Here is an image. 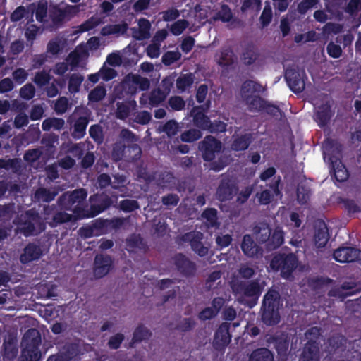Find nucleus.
Instances as JSON below:
<instances>
[{"instance_id":"1","label":"nucleus","mask_w":361,"mask_h":361,"mask_svg":"<svg viewBox=\"0 0 361 361\" xmlns=\"http://www.w3.org/2000/svg\"><path fill=\"white\" fill-rule=\"evenodd\" d=\"M42 335L39 330L31 328L23 335L20 343L21 361H40Z\"/></svg>"},{"instance_id":"2","label":"nucleus","mask_w":361,"mask_h":361,"mask_svg":"<svg viewBox=\"0 0 361 361\" xmlns=\"http://www.w3.org/2000/svg\"><path fill=\"white\" fill-rule=\"evenodd\" d=\"M282 305L279 293L269 289L264 295L262 304V320L267 326L278 324L281 320L279 308Z\"/></svg>"},{"instance_id":"3","label":"nucleus","mask_w":361,"mask_h":361,"mask_svg":"<svg viewBox=\"0 0 361 361\" xmlns=\"http://www.w3.org/2000/svg\"><path fill=\"white\" fill-rule=\"evenodd\" d=\"M298 258L292 252L288 254L279 253L275 255L270 262V267L276 271H280L281 276L288 279L298 267Z\"/></svg>"},{"instance_id":"4","label":"nucleus","mask_w":361,"mask_h":361,"mask_svg":"<svg viewBox=\"0 0 361 361\" xmlns=\"http://www.w3.org/2000/svg\"><path fill=\"white\" fill-rule=\"evenodd\" d=\"M232 289L235 294L252 298L256 303L264 286L260 283V280L257 279L248 281H238L232 286Z\"/></svg>"},{"instance_id":"5","label":"nucleus","mask_w":361,"mask_h":361,"mask_svg":"<svg viewBox=\"0 0 361 361\" xmlns=\"http://www.w3.org/2000/svg\"><path fill=\"white\" fill-rule=\"evenodd\" d=\"M78 11V6L67 5L61 8L59 5H54L49 8V18L54 26L59 27L63 25L66 20L73 17Z\"/></svg>"},{"instance_id":"6","label":"nucleus","mask_w":361,"mask_h":361,"mask_svg":"<svg viewBox=\"0 0 361 361\" xmlns=\"http://www.w3.org/2000/svg\"><path fill=\"white\" fill-rule=\"evenodd\" d=\"M285 79L290 90L295 94L303 92L307 77L304 70L288 68L285 71Z\"/></svg>"},{"instance_id":"7","label":"nucleus","mask_w":361,"mask_h":361,"mask_svg":"<svg viewBox=\"0 0 361 361\" xmlns=\"http://www.w3.org/2000/svg\"><path fill=\"white\" fill-rule=\"evenodd\" d=\"M91 205L90 209H86L87 218H92L109 208L113 204L111 198L104 194H94L90 197Z\"/></svg>"},{"instance_id":"8","label":"nucleus","mask_w":361,"mask_h":361,"mask_svg":"<svg viewBox=\"0 0 361 361\" xmlns=\"http://www.w3.org/2000/svg\"><path fill=\"white\" fill-rule=\"evenodd\" d=\"M334 141L332 140H328L326 142L325 150L324 151V159L329 156V161H330L334 169V178L338 182H344L348 180L349 177V173L345 166L339 161V164H337L338 161V158L333 156L330 153V148L332 147Z\"/></svg>"},{"instance_id":"9","label":"nucleus","mask_w":361,"mask_h":361,"mask_svg":"<svg viewBox=\"0 0 361 361\" xmlns=\"http://www.w3.org/2000/svg\"><path fill=\"white\" fill-rule=\"evenodd\" d=\"M221 149V142L212 135H207L199 143V149L202 152L203 159L206 161H213L216 153L220 152Z\"/></svg>"},{"instance_id":"10","label":"nucleus","mask_w":361,"mask_h":361,"mask_svg":"<svg viewBox=\"0 0 361 361\" xmlns=\"http://www.w3.org/2000/svg\"><path fill=\"white\" fill-rule=\"evenodd\" d=\"M177 271L184 277L190 278L195 275L197 264L183 253H177L172 257Z\"/></svg>"},{"instance_id":"11","label":"nucleus","mask_w":361,"mask_h":361,"mask_svg":"<svg viewBox=\"0 0 361 361\" xmlns=\"http://www.w3.org/2000/svg\"><path fill=\"white\" fill-rule=\"evenodd\" d=\"M238 188L235 182L228 176H223L216 189V198L221 202L233 199Z\"/></svg>"},{"instance_id":"12","label":"nucleus","mask_w":361,"mask_h":361,"mask_svg":"<svg viewBox=\"0 0 361 361\" xmlns=\"http://www.w3.org/2000/svg\"><path fill=\"white\" fill-rule=\"evenodd\" d=\"M203 234L200 232H188L180 236L183 243H189L191 249L200 257H204L208 254V247H205L202 239Z\"/></svg>"},{"instance_id":"13","label":"nucleus","mask_w":361,"mask_h":361,"mask_svg":"<svg viewBox=\"0 0 361 361\" xmlns=\"http://www.w3.org/2000/svg\"><path fill=\"white\" fill-rule=\"evenodd\" d=\"M231 324L228 322L221 323L216 330L213 339V347L216 350H224L231 341L230 334Z\"/></svg>"},{"instance_id":"14","label":"nucleus","mask_w":361,"mask_h":361,"mask_svg":"<svg viewBox=\"0 0 361 361\" xmlns=\"http://www.w3.org/2000/svg\"><path fill=\"white\" fill-rule=\"evenodd\" d=\"M57 204L61 210L70 211L76 219H85L86 209L80 205H75L71 197L69 192L63 193L57 200Z\"/></svg>"},{"instance_id":"15","label":"nucleus","mask_w":361,"mask_h":361,"mask_svg":"<svg viewBox=\"0 0 361 361\" xmlns=\"http://www.w3.org/2000/svg\"><path fill=\"white\" fill-rule=\"evenodd\" d=\"M114 262L108 255H97L94 258L93 272L97 279L106 276L113 269Z\"/></svg>"},{"instance_id":"16","label":"nucleus","mask_w":361,"mask_h":361,"mask_svg":"<svg viewBox=\"0 0 361 361\" xmlns=\"http://www.w3.org/2000/svg\"><path fill=\"white\" fill-rule=\"evenodd\" d=\"M336 261L341 263L361 260V250L351 247H341L335 250L333 254Z\"/></svg>"},{"instance_id":"17","label":"nucleus","mask_w":361,"mask_h":361,"mask_svg":"<svg viewBox=\"0 0 361 361\" xmlns=\"http://www.w3.org/2000/svg\"><path fill=\"white\" fill-rule=\"evenodd\" d=\"M43 255L42 247L35 243H28L23 248V252L19 257V260L23 264H27L33 261H37Z\"/></svg>"},{"instance_id":"18","label":"nucleus","mask_w":361,"mask_h":361,"mask_svg":"<svg viewBox=\"0 0 361 361\" xmlns=\"http://www.w3.org/2000/svg\"><path fill=\"white\" fill-rule=\"evenodd\" d=\"M240 247L243 254L247 257H258V256L262 253V248L257 244L250 234H245L243 236Z\"/></svg>"},{"instance_id":"19","label":"nucleus","mask_w":361,"mask_h":361,"mask_svg":"<svg viewBox=\"0 0 361 361\" xmlns=\"http://www.w3.org/2000/svg\"><path fill=\"white\" fill-rule=\"evenodd\" d=\"M299 361H319V347L317 341L310 339L305 343Z\"/></svg>"},{"instance_id":"20","label":"nucleus","mask_w":361,"mask_h":361,"mask_svg":"<svg viewBox=\"0 0 361 361\" xmlns=\"http://www.w3.org/2000/svg\"><path fill=\"white\" fill-rule=\"evenodd\" d=\"M334 115V111L329 103L319 106L315 113L314 120L320 128L326 127Z\"/></svg>"},{"instance_id":"21","label":"nucleus","mask_w":361,"mask_h":361,"mask_svg":"<svg viewBox=\"0 0 361 361\" xmlns=\"http://www.w3.org/2000/svg\"><path fill=\"white\" fill-rule=\"evenodd\" d=\"M18 352L16 338L11 336L6 338L1 351L3 361H13L16 357Z\"/></svg>"},{"instance_id":"22","label":"nucleus","mask_w":361,"mask_h":361,"mask_svg":"<svg viewBox=\"0 0 361 361\" xmlns=\"http://www.w3.org/2000/svg\"><path fill=\"white\" fill-rule=\"evenodd\" d=\"M77 354V346L73 344H68L58 353L50 355L47 361H71Z\"/></svg>"},{"instance_id":"23","label":"nucleus","mask_w":361,"mask_h":361,"mask_svg":"<svg viewBox=\"0 0 361 361\" xmlns=\"http://www.w3.org/2000/svg\"><path fill=\"white\" fill-rule=\"evenodd\" d=\"M194 125L201 130H206L209 123L210 118L205 114L202 106L194 107L190 112Z\"/></svg>"},{"instance_id":"24","label":"nucleus","mask_w":361,"mask_h":361,"mask_svg":"<svg viewBox=\"0 0 361 361\" xmlns=\"http://www.w3.org/2000/svg\"><path fill=\"white\" fill-rule=\"evenodd\" d=\"M260 56L258 49L252 44H248L243 49L241 60L246 66H251L258 60Z\"/></svg>"},{"instance_id":"25","label":"nucleus","mask_w":361,"mask_h":361,"mask_svg":"<svg viewBox=\"0 0 361 361\" xmlns=\"http://www.w3.org/2000/svg\"><path fill=\"white\" fill-rule=\"evenodd\" d=\"M217 63L219 66L228 68L235 62V54L230 47H224L221 49L219 53L216 54Z\"/></svg>"},{"instance_id":"26","label":"nucleus","mask_w":361,"mask_h":361,"mask_svg":"<svg viewBox=\"0 0 361 361\" xmlns=\"http://www.w3.org/2000/svg\"><path fill=\"white\" fill-rule=\"evenodd\" d=\"M152 334L144 324L138 325L133 331V338L129 343L130 348H133L135 343L148 340Z\"/></svg>"},{"instance_id":"27","label":"nucleus","mask_w":361,"mask_h":361,"mask_svg":"<svg viewBox=\"0 0 361 361\" xmlns=\"http://www.w3.org/2000/svg\"><path fill=\"white\" fill-rule=\"evenodd\" d=\"M329 240V229L326 224L322 222L315 231L314 243L317 247H324Z\"/></svg>"},{"instance_id":"28","label":"nucleus","mask_w":361,"mask_h":361,"mask_svg":"<svg viewBox=\"0 0 361 361\" xmlns=\"http://www.w3.org/2000/svg\"><path fill=\"white\" fill-rule=\"evenodd\" d=\"M76 219L75 215L68 214L63 210L54 213L51 221H47V224L51 228H56L62 224L71 222Z\"/></svg>"},{"instance_id":"29","label":"nucleus","mask_w":361,"mask_h":361,"mask_svg":"<svg viewBox=\"0 0 361 361\" xmlns=\"http://www.w3.org/2000/svg\"><path fill=\"white\" fill-rule=\"evenodd\" d=\"M274 348L279 355H286L289 347V338L287 334H281L273 337Z\"/></svg>"},{"instance_id":"30","label":"nucleus","mask_w":361,"mask_h":361,"mask_svg":"<svg viewBox=\"0 0 361 361\" xmlns=\"http://www.w3.org/2000/svg\"><path fill=\"white\" fill-rule=\"evenodd\" d=\"M248 361H274V354L267 348H259L250 353Z\"/></svg>"},{"instance_id":"31","label":"nucleus","mask_w":361,"mask_h":361,"mask_svg":"<svg viewBox=\"0 0 361 361\" xmlns=\"http://www.w3.org/2000/svg\"><path fill=\"white\" fill-rule=\"evenodd\" d=\"M284 243V233L280 228H276L270 235V238L266 243V247L269 250H274L279 248Z\"/></svg>"},{"instance_id":"32","label":"nucleus","mask_w":361,"mask_h":361,"mask_svg":"<svg viewBox=\"0 0 361 361\" xmlns=\"http://www.w3.org/2000/svg\"><path fill=\"white\" fill-rule=\"evenodd\" d=\"M89 123V120L85 116H80L75 122L72 137L74 139L79 140L82 138L86 134V128Z\"/></svg>"},{"instance_id":"33","label":"nucleus","mask_w":361,"mask_h":361,"mask_svg":"<svg viewBox=\"0 0 361 361\" xmlns=\"http://www.w3.org/2000/svg\"><path fill=\"white\" fill-rule=\"evenodd\" d=\"M202 218L206 220L207 228H219L220 223L218 221V212L215 208H207L201 215Z\"/></svg>"},{"instance_id":"34","label":"nucleus","mask_w":361,"mask_h":361,"mask_svg":"<svg viewBox=\"0 0 361 361\" xmlns=\"http://www.w3.org/2000/svg\"><path fill=\"white\" fill-rule=\"evenodd\" d=\"M57 194V192L54 190L51 191L49 189L40 187L35 190L33 198L36 202L49 203L54 200Z\"/></svg>"},{"instance_id":"35","label":"nucleus","mask_w":361,"mask_h":361,"mask_svg":"<svg viewBox=\"0 0 361 361\" xmlns=\"http://www.w3.org/2000/svg\"><path fill=\"white\" fill-rule=\"evenodd\" d=\"M252 135L245 133L235 137L231 145L234 151H244L248 148L252 142Z\"/></svg>"},{"instance_id":"36","label":"nucleus","mask_w":361,"mask_h":361,"mask_svg":"<svg viewBox=\"0 0 361 361\" xmlns=\"http://www.w3.org/2000/svg\"><path fill=\"white\" fill-rule=\"evenodd\" d=\"M142 154L140 147L137 144H131L125 147V159L126 162H135L140 159Z\"/></svg>"},{"instance_id":"37","label":"nucleus","mask_w":361,"mask_h":361,"mask_svg":"<svg viewBox=\"0 0 361 361\" xmlns=\"http://www.w3.org/2000/svg\"><path fill=\"white\" fill-rule=\"evenodd\" d=\"M127 250L128 252L135 250H144L146 244L143 238L139 234H132L126 239Z\"/></svg>"},{"instance_id":"38","label":"nucleus","mask_w":361,"mask_h":361,"mask_svg":"<svg viewBox=\"0 0 361 361\" xmlns=\"http://www.w3.org/2000/svg\"><path fill=\"white\" fill-rule=\"evenodd\" d=\"M257 240L259 243H267L270 238L271 229L268 224L260 223L255 227Z\"/></svg>"},{"instance_id":"39","label":"nucleus","mask_w":361,"mask_h":361,"mask_svg":"<svg viewBox=\"0 0 361 361\" xmlns=\"http://www.w3.org/2000/svg\"><path fill=\"white\" fill-rule=\"evenodd\" d=\"M128 30L126 23L107 25L102 27L101 34L104 36H108L115 34H125Z\"/></svg>"},{"instance_id":"40","label":"nucleus","mask_w":361,"mask_h":361,"mask_svg":"<svg viewBox=\"0 0 361 361\" xmlns=\"http://www.w3.org/2000/svg\"><path fill=\"white\" fill-rule=\"evenodd\" d=\"M26 215L34 221L35 226H36V235L45 231L49 217L45 216L44 220H42L37 212L31 211H27Z\"/></svg>"},{"instance_id":"41","label":"nucleus","mask_w":361,"mask_h":361,"mask_svg":"<svg viewBox=\"0 0 361 361\" xmlns=\"http://www.w3.org/2000/svg\"><path fill=\"white\" fill-rule=\"evenodd\" d=\"M194 82V76L192 73L182 74L176 80V87L180 92L185 91Z\"/></svg>"},{"instance_id":"42","label":"nucleus","mask_w":361,"mask_h":361,"mask_svg":"<svg viewBox=\"0 0 361 361\" xmlns=\"http://www.w3.org/2000/svg\"><path fill=\"white\" fill-rule=\"evenodd\" d=\"M311 190L306 183H300L297 188V199L300 204H305L310 200Z\"/></svg>"},{"instance_id":"43","label":"nucleus","mask_w":361,"mask_h":361,"mask_svg":"<svg viewBox=\"0 0 361 361\" xmlns=\"http://www.w3.org/2000/svg\"><path fill=\"white\" fill-rule=\"evenodd\" d=\"M84 77L78 73L72 74L68 80V89L71 94L77 93L80 91V88Z\"/></svg>"},{"instance_id":"44","label":"nucleus","mask_w":361,"mask_h":361,"mask_svg":"<svg viewBox=\"0 0 361 361\" xmlns=\"http://www.w3.org/2000/svg\"><path fill=\"white\" fill-rule=\"evenodd\" d=\"M125 147L126 145L122 141H118L114 143L111 152V159L116 162H118L125 159Z\"/></svg>"},{"instance_id":"45","label":"nucleus","mask_w":361,"mask_h":361,"mask_svg":"<svg viewBox=\"0 0 361 361\" xmlns=\"http://www.w3.org/2000/svg\"><path fill=\"white\" fill-rule=\"evenodd\" d=\"M266 101L267 100L259 95L250 96L247 98V103L250 109L257 111H262L263 110Z\"/></svg>"},{"instance_id":"46","label":"nucleus","mask_w":361,"mask_h":361,"mask_svg":"<svg viewBox=\"0 0 361 361\" xmlns=\"http://www.w3.org/2000/svg\"><path fill=\"white\" fill-rule=\"evenodd\" d=\"M242 90L244 92L252 93H261L265 90L260 83L250 80H246L243 83Z\"/></svg>"},{"instance_id":"47","label":"nucleus","mask_w":361,"mask_h":361,"mask_svg":"<svg viewBox=\"0 0 361 361\" xmlns=\"http://www.w3.org/2000/svg\"><path fill=\"white\" fill-rule=\"evenodd\" d=\"M168 95L159 87L153 90L149 97V104L157 106L164 102Z\"/></svg>"},{"instance_id":"48","label":"nucleus","mask_w":361,"mask_h":361,"mask_svg":"<svg viewBox=\"0 0 361 361\" xmlns=\"http://www.w3.org/2000/svg\"><path fill=\"white\" fill-rule=\"evenodd\" d=\"M69 194L73 200V202L75 205H80L83 207V202L86 200L87 196V192L85 189H75L71 192H69Z\"/></svg>"},{"instance_id":"49","label":"nucleus","mask_w":361,"mask_h":361,"mask_svg":"<svg viewBox=\"0 0 361 361\" xmlns=\"http://www.w3.org/2000/svg\"><path fill=\"white\" fill-rule=\"evenodd\" d=\"M20 230L25 237L36 235V226L30 217L21 224Z\"/></svg>"},{"instance_id":"50","label":"nucleus","mask_w":361,"mask_h":361,"mask_svg":"<svg viewBox=\"0 0 361 361\" xmlns=\"http://www.w3.org/2000/svg\"><path fill=\"white\" fill-rule=\"evenodd\" d=\"M106 94V90L104 86L98 85L90 91L88 94V99L92 102H98L102 100Z\"/></svg>"},{"instance_id":"51","label":"nucleus","mask_w":361,"mask_h":361,"mask_svg":"<svg viewBox=\"0 0 361 361\" xmlns=\"http://www.w3.org/2000/svg\"><path fill=\"white\" fill-rule=\"evenodd\" d=\"M201 137V131L199 129L192 128L183 132L180 135V140L184 142H192Z\"/></svg>"},{"instance_id":"52","label":"nucleus","mask_w":361,"mask_h":361,"mask_svg":"<svg viewBox=\"0 0 361 361\" xmlns=\"http://www.w3.org/2000/svg\"><path fill=\"white\" fill-rule=\"evenodd\" d=\"M47 16V1L40 0L37 6L35 11L36 20L39 23H44Z\"/></svg>"},{"instance_id":"53","label":"nucleus","mask_w":361,"mask_h":361,"mask_svg":"<svg viewBox=\"0 0 361 361\" xmlns=\"http://www.w3.org/2000/svg\"><path fill=\"white\" fill-rule=\"evenodd\" d=\"M131 82L134 85L138 86L140 90L141 91H146L150 87L149 80L138 74L131 75Z\"/></svg>"},{"instance_id":"54","label":"nucleus","mask_w":361,"mask_h":361,"mask_svg":"<svg viewBox=\"0 0 361 361\" xmlns=\"http://www.w3.org/2000/svg\"><path fill=\"white\" fill-rule=\"evenodd\" d=\"M119 208L124 212H132L140 208L137 200L125 199L119 202Z\"/></svg>"},{"instance_id":"55","label":"nucleus","mask_w":361,"mask_h":361,"mask_svg":"<svg viewBox=\"0 0 361 361\" xmlns=\"http://www.w3.org/2000/svg\"><path fill=\"white\" fill-rule=\"evenodd\" d=\"M181 58V54L178 51H169L164 53L161 61L165 66H171Z\"/></svg>"},{"instance_id":"56","label":"nucleus","mask_w":361,"mask_h":361,"mask_svg":"<svg viewBox=\"0 0 361 361\" xmlns=\"http://www.w3.org/2000/svg\"><path fill=\"white\" fill-rule=\"evenodd\" d=\"M216 16L217 18L224 23H228L233 19V13L227 4L221 5Z\"/></svg>"},{"instance_id":"57","label":"nucleus","mask_w":361,"mask_h":361,"mask_svg":"<svg viewBox=\"0 0 361 361\" xmlns=\"http://www.w3.org/2000/svg\"><path fill=\"white\" fill-rule=\"evenodd\" d=\"M226 123L221 121L215 120L214 122L209 121L208 127L205 130L211 133H224L226 130Z\"/></svg>"},{"instance_id":"58","label":"nucleus","mask_w":361,"mask_h":361,"mask_svg":"<svg viewBox=\"0 0 361 361\" xmlns=\"http://www.w3.org/2000/svg\"><path fill=\"white\" fill-rule=\"evenodd\" d=\"M100 23L101 21L99 18L92 16L80 25V31L81 32H88L97 27Z\"/></svg>"},{"instance_id":"59","label":"nucleus","mask_w":361,"mask_h":361,"mask_svg":"<svg viewBox=\"0 0 361 361\" xmlns=\"http://www.w3.org/2000/svg\"><path fill=\"white\" fill-rule=\"evenodd\" d=\"M178 129V123L175 120H169L164 125L162 130L169 137H172L177 134Z\"/></svg>"},{"instance_id":"60","label":"nucleus","mask_w":361,"mask_h":361,"mask_svg":"<svg viewBox=\"0 0 361 361\" xmlns=\"http://www.w3.org/2000/svg\"><path fill=\"white\" fill-rule=\"evenodd\" d=\"M50 80L49 73L43 70L35 74L33 81L37 86L44 87L49 82Z\"/></svg>"},{"instance_id":"61","label":"nucleus","mask_w":361,"mask_h":361,"mask_svg":"<svg viewBox=\"0 0 361 361\" xmlns=\"http://www.w3.org/2000/svg\"><path fill=\"white\" fill-rule=\"evenodd\" d=\"M319 3V0H302L298 5V11L299 13L304 15L310 9L317 7Z\"/></svg>"},{"instance_id":"62","label":"nucleus","mask_w":361,"mask_h":361,"mask_svg":"<svg viewBox=\"0 0 361 361\" xmlns=\"http://www.w3.org/2000/svg\"><path fill=\"white\" fill-rule=\"evenodd\" d=\"M189 23L186 20H178L173 23L170 28V31L173 35L178 36L188 27Z\"/></svg>"},{"instance_id":"63","label":"nucleus","mask_w":361,"mask_h":361,"mask_svg":"<svg viewBox=\"0 0 361 361\" xmlns=\"http://www.w3.org/2000/svg\"><path fill=\"white\" fill-rule=\"evenodd\" d=\"M273 17L272 10L269 5H266L259 17V21L263 27L268 26Z\"/></svg>"},{"instance_id":"64","label":"nucleus","mask_w":361,"mask_h":361,"mask_svg":"<svg viewBox=\"0 0 361 361\" xmlns=\"http://www.w3.org/2000/svg\"><path fill=\"white\" fill-rule=\"evenodd\" d=\"M341 288L342 290H346V295H353L361 291L360 288H357V284L356 282L350 281H344Z\"/></svg>"}]
</instances>
